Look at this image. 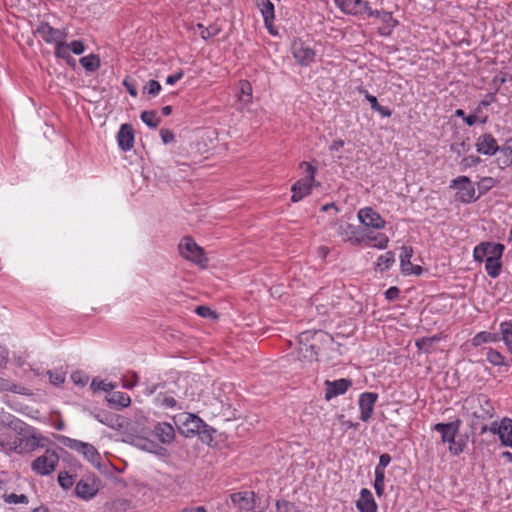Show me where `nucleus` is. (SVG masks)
<instances>
[{"mask_svg": "<svg viewBox=\"0 0 512 512\" xmlns=\"http://www.w3.org/2000/svg\"><path fill=\"white\" fill-rule=\"evenodd\" d=\"M196 434L199 436L202 443L204 445H208V446L213 445V443L215 445H218L219 442L215 439L217 437L222 436L221 434H217V431L214 428L208 426L205 422H204V427H201V429H199V432H197Z\"/></svg>", "mask_w": 512, "mask_h": 512, "instance_id": "bb28decb", "label": "nucleus"}, {"mask_svg": "<svg viewBox=\"0 0 512 512\" xmlns=\"http://www.w3.org/2000/svg\"><path fill=\"white\" fill-rule=\"evenodd\" d=\"M462 425V420L456 418L455 420L448 423H437L432 427L433 431L440 434V438L443 444H453L455 437L459 432Z\"/></svg>", "mask_w": 512, "mask_h": 512, "instance_id": "1a4fd4ad", "label": "nucleus"}, {"mask_svg": "<svg viewBox=\"0 0 512 512\" xmlns=\"http://www.w3.org/2000/svg\"><path fill=\"white\" fill-rule=\"evenodd\" d=\"M134 130L130 124H122L117 133V143L122 151H130L134 146Z\"/></svg>", "mask_w": 512, "mask_h": 512, "instance_id": "5701e85b", "label": "nucleus"}, {"mask_svg": "<svg viewBox=\"0 0 512 512\" xmlns=\"http://www.w3.org/2000/svg\"><path fill=\"white\" fill-rule=\"evenodd\" d=\"M301 167L305 168L306 176L293 184L291 188L293 202L302 200L311 193L313 186L318 185L315 180L317 168L308 162H302Z\"/></svg>", "mask_w": 512, "mask_h": 512, "instance_id": "f257e3e1", "label": "nucleus"}, {"mask_svg": "<svg viewBox=\"0 0 512 512\" xmlns=\"http://www.w3.org/2000/svg\"><path fill=\"white\" fill-rule=\"evenodd\" d=\"M230 498L233 505L240 511L249 512L255 506V493L253 491L233 493Z\"/></svg>", "mask_w": 512, "mask_h": 512, "instance_id": "412c9836", "label": "nucleus"}, {"mask_svg": "<svg viewBox=\"0 0 512 512\" xmlns=\"http://www.w3.org/2000/svg\"><path fill=\"white\" fill-rule=\"evenodd\" d=\"M399 289L397 287H390L386 290L385 296L388 300L393 301L396 300L399 296Z\"/></svg>", "mask_w": 512, "mask_h": 512, "instance_id": "052dcab7", "label": "nucleus"}, {"mask_svg": "<svg viewBox=\"0 0 512 512\" xmlns=\"http://www.w3.org/2000/svg\"><path fill=\"white\" fill-rule=\"evenodd\" d=\"M357 217L360 223L365 227L380 230L386 225V221L371 207L361 208L357 213Z\"/></svg>", "mask_w": 512, "mask_h": 512, "instance_id": "f8f14e48", "label": "nucleus"}, {"mask_svg": "<svg viewBox=\"0 0 512 512\" xmlns=\"http://www.w3.org/2000/svg\"><path fill=\"white\" fill-rule=\"evenodd\" d=\"M378 399V395L373 392H364L360 395L358 405L360 409V419L368 421L374 411V405Z\"/></svg>", "mask_w": 512, "mask_h": 512, "instance_id": "6ab92c4d", "label": "nucleus"}, {"mask_svg": "<svg viewBox=\"0 0 512 512\" xmlns=\"http://www.w3.org/2000/svg\"><path fill=\"white\" fill-rule=\"evenodd\" d=\"M374 17H377L382 22V27L379 28L381 35L388 36L391 34L392 29L398 24L390 12L385 11H374Z\"/></svg>", "mask_w": 512, "mask_h": 512, "instance_id": "a878e982", "label": "nucleus"}, {"mask_svg": "<svg viewBox=\"0 0 512 512\" xmlns=\"http://www.w3.org/2000/svg\"><path fill=\"white\" fill-rule=\"evenodd\" d=\"M175 430L170 423L158 422L148 433V440L151 443L170 445L175 439Z\"/></svg>", "mask_w": 512, "mask_h": 512, "instance_id": "39448f33", "label": "nucleus"}, {"mask_svg": "<svg viewBox=\"0 0 512 512\" xmlns=\"http://www.w3.org/2000/svg\"><path fill=\"white\" fill-rule=\"evenodd\" d=\"M141 120L150 128H156L160 123V118L155 111H143Z\"/></svg>", "mask_w": 512, "mask_h": 512, "instance_id": "58836bf2", "label": "nucleus"}, {"mask_svg": "<svg viewBox=\"0 0 512 512\" xmlns=\"http://www.w3.org/2000/svg\"><path fill=\"white\" fill-rule=\"evenodd\" d=\"M464 409L471 411L472 415L478 419H485L492 416L493 407L485 395L468 397L464 401Z\"/></svg>", "mask_w": 512, "mask_h": 512, "instance_id": "7ed1b4c3", "label": "nucleus"}, {"mask_svg": "<svg viewBox=\"0 0 512 512\" xmlns=\"http://www.w3.org/2000/svg\"><path fill=\"white\" fill-rule=\"evenodd\" d=\"M197 28L200 30V36L203 40H208L220 32V28L217 26L205 27L201 23L197 24Z\"/></svg>", "mask_w": 512, "mask_h": 512, "instance_id": "a19ab883", "label": "nucleus"}, {"mask_svg": "<svg viewBox=\"0 0 512 512\" xmlns=\"http://www.w3.org/2000/svg\"><path fill=\"white\" fill-rule=\"evenodd\" d=\"M291 50L297 63L302 66H308L315 60L314 50L301 39L293 41Z\"/></svg>", "mask_w": 512, "mask_h": 512, "instance_id": "9d476101", "label": "nucleus"}, {"mask_svg": "<svg viewBox=\"0 0 512 512\" xmlns=\"http://www.w3.org/2000/svg\"><path fill=\"white\" fill-rule=\"evenodd\" d=\"M144 91H146L152 97H155L161 91V85L156 80H150L144 87Z\"/></svg>", "mask_w": 512, "mask_h": 512, "instance_id": "864d4df0", "label": "nucleus"}, {"mask_svg": "<svg viewBox=\"0 0 512 512\" xmlns=\"http://www.w3.org/2000/svg\"><path fill=\"white\" fill-rule=\"evenodd\" d=\"M59 462V456L55 450H45V454L36 458L32 464V470L41 476L53 473Z\"/></svg>", "mask_w": 512, "mask_h": 512, "instance_id": "20e7f679", "label": "nucleus"}, {"mask_svg": "<svg viewBox=\"0 0 512 512\" xmlns=\"http://www.w3.org/2000/svg\"><path fill=\"white\" fill-rule=\"evenodd\" d=\"M276 509L278 512H300L295 504L286 500H278Z\"/></svg>", "mask_w": 512, "mask_h": 512, "instance_id": "de8ad7c7", "label": "nucleus"}, {"mask_svg": "<svg viewBox=\"0 0 512 512\" xmlns=\"http://www.w3.org/2000/svg\"><path fill=\"white\" fill-rule=\"evenodd\" d=\"M501 268H502L501 258L485 260V270L490 277H492V278L498 277L501 272Z\"/></svg>", "mask_w": 512, "mask_h": 512, "instance_id": "c9c22d12", "label": "nucleus"}, {"mask_svg": "<svg viewBox=\"0 0 512 512\" xmlns=\"http://www.w3.org/2000/svg\"><path fill=\"white\" fill-rule=\"evenodd\" d=\"M497 340H498V335L497 334L486 332V331H482V332L477 333L473 337L472 345L477 347V346H480V345H482L484 343L496 342Z\"/></svg>", "mask_w": 512, "mask_h": 512, "instance_id": "e433bc0d", "label": "nucleus"}, {"mask_svg": "<svg viewBox=\"0 0 512 512\" xmlns=\"http://www.w3.org/2000/svg\"><path fill=\"white\" fill-rule=\"evenodd\" d=\"M439 338L437 336H433V337H422L418 340H416V346L419 350H422L424 351L425 353H429L430 352V349L432 347V344L435 342V341H438Z\"/></svg>", "mask_w": 512, "mask_h": 512, "instance_id": "79ce46f5", "label": "nucleus"}, {"mask_svg": "<svg viewBox=\"0 0 512 512\" xmlns=\"http://www.w3.org/2000/svg\"><path fill=\"white\" fill-rule=\"evenodd\" d=\"M107 400L110 404L120 408H126L131 404L130 396L120 391L114 392Z\"/></svg>", "mask_w": 512, "mask_h": 512, "instance_id": "7c9ffc66", "label": "nucleus"}, {"mask_svg": "<svg viewBox=\"0 0 512 512\" xmlns=\"http://www.w3.org/2000/svg\"><path fill=\"white\" fill-rule=\"evenodd\" d=\"M54 55L57 58H61V59L69 57V55H70V48H69L68 44L66 43V40H61L60 42H58L55 45Z\"/></svg>", "mask_w": 512, "mask_h": 512, "instance_id": "c03bdc74", "label": "nucleus"}, {"mask_svg": "<svg viewBox=\"0 0 512 512\" xmlns=\"http://www.w3.org/2000/svg\"><path fill=\"white\" fill-rule=\"evenodd\" d=\"M45 439L34 429L26 428L20 434L19 442H14V446L12 448H18V446H23L24 448H45L46 446Z\"/></svg>", "mask_w": 512, "mask_h": 512, "instance_id": "2eb2a0df", "label": "nucleus"}, {"mask_svg": "<svg viewBox=\"0 0 512 512\" xmlns=\"http://www.w3.org/2000/svg\"><path fill=\"white\" fill-rule=\"evenodd\" d=\"M452 186L457 189L458 198L464 203H470L477 199L475 188L467 176H459L452 181Z\"/></svg>", "mask_w": 512, "mask_h": 512, "instance_id": "ddd939ff", "label": "nucleus"}, {"mask_svg": "<svg viewBox=\"0 0 512 512\" xmlns=\"http://www.w3.org/2000/svg\"><path fill=\"white\" fill-rule=\"evenodd\" d=\"M71 379L76 385H81V386L86 385L88 382V377L86 375H84L82 372H78V371L72 373Z\"/></svg>", "mask_w": 512, "mask_h": 512, "instance_id": "4d7b16f0", "label": "nucleus"}, {"mask_svg": "<svg viewBox=\"0 0 512 512\" xmlns=\"http://www.w3.org/2000/svg\"><path fill=\"white\" fill-rule=\"evenodd\" d=\"M179 252L183 258L205 268L208 258L203 249L190 237H184L179 243Z\"/></svg>", "mask_w": 512, "mask_h": 512, "instance_id": "f03ea898", "label": "nucleus"}, {"mask_svg": "<svg viewBox=\"0 0 512 512\" xmlns=\"http://www.w3.org/2000/svg\"><path fill=\"white\" fill-rule=\"evenodd\" d=\"M494 102V96L492 94L488 95L485 99H483L479 106L477 107V111H480L482 107L486 108L490 106Z\"/></svg>", "mask_w": 512, "mask_h": 512, "instance_id": "774afa93", "label": "nucleus"}, {"mask_svg": "<svg viewBox=\"0 0 512 512\" xmlns=\"http://www.w3.org/2000/svg\"><path fill=\"white\" fill-rule=\"evenodd\" d=\"M49 381L55 386H60L65 381V373L62 371H48Z\"/></svg>", "mask_w": 512, "mask_h": 512, "instance_id": "09e8293b", "label": "nucleus"}, {"mask_svg": "<svg viewBox=\"0 0 512 512\" xmlns=\"http://www.w3.org/2000/svg\"><path fill=\"white\" fill-rule=\"evenodd\" d=\"M8 363V352L0 346V369L5 368Z\"/></svg>", "mask_w": 512, "mask_h": 512, "instance_id": "0e129e2a", "label": "nucleus"}, {"mask_svg": "<svg viewBox=\"0 0 512 512\" xmlns=\"http://www.w3.org/2000/svg\"><path fill=\"white\" fill-rule=\"evenodd\" d=\"M175 423L178 425L182 434L187 437L196 435L201 427H204V421L191 413H183L175 417Z\"/></svg>", "mask_w": 512, "mask_h": 512, "instance_id": "423d86ee", "label": "nucleus"}, {"mask_svg": "<svg viewBox=\"0 0 512 512\" xmlns=\"http://www.w3.org/2000/svg\"><path fill=\"white\" fill-rule=\"evenodd\" d=\"M480 161H481V159L478 156L470 155V156L464 157L461 160L460 166H461L462 170H465L467 168L476 166L477 164L480 163Z\"/></svg>", "mask_w": 512, "mask_h": 512, "instance_id": "603ef678", "label": "nucleus"}, {"mask_svg": "<svg viewBox=\"0 0 512 512\" xmlns=\"http://www.w3.org/2000/svg\"><path fill=\"white\" fill-rule=\"evenodd\" d=\"M240 102L245 105L251 103L252 101V87L249 82L244 81L240 84V93L238 96Z\"/></svg>", "mask_w": 512, "mask_h": 512, "instance_id": "4c0bfd02", "label": "nucleus"}, {"mask_svg": "<svg viewBox=\"0 0 512 512\" xmlns=\"http://www.w3.org/2000/svg\"><path fill=\"white\" fill-rule=\"evenodd\" d=\"M502 340L507 349L512 353V322L504 321L500 324Z\"/></svg>", "mask_w": 512, "mask_h": 512, "instance_id": "2f4dec72", "label": "nucleus"}, {"mask_svg": "<svg viewBox=\"0 0 512 512\" xmlns=\"http://www.w3.org/2000/svg\"><path fill=\"white\" fill-rule=\"evenodd\" d=\"M139 377L136 372H131V375H124L122 377V387L125 389H133L137 386Z\"/></svg>", "mask_w": 512, "mask_h": 512, "instance_id": "49530a36", "label": "nucleus"}, {"mask_svg": "<svg viewBox=\"0 0 512 512\" xmlns=\"http://www.w3.org/2000/svg\"><path fill=\"white\" fill-rule=\"evenodd\" d=\"M356 507L360 512H376L377 504L370 490L363 488L360 492V498L356 502Z\"/></svg>", "mask_w": 512, "mask_h": 512, "instance_id": "b1692460", "label": "nucleus"}, {"mask_svg": "<svg viewBox=\"0 0 512 512\" xmlns=\"http://www.w3.org/2000/svg\"><path fill=\"white\" fill-rule=\"evenodd\" d=\"M255 3L261 12L264 24H268L269 21H274L275 9L270 0H255Z\"/></svg>", "mask_w": 512, "mask_h": 512, "instance_id": "cd10ccee", "label": "nucleus"}, {"mask_svg": "<svg viewBox=\"0 0 512 512\" xmlns=\"http://www.w3.org/2000/svg\"><path fill=\"white\" fill-rule=\"evenodd\" d=\"M504 249V245L500 243L482 242L474 248L473 257L477 262L502 258Z\"/></svg>", "mask_w": 512, "mask_h": 512, "instance_id": "0eeeda50", "label": "nucleus"}, {"mask_svg": "<svg viewBox=\"0 0 512 512\" xmlns=\"http://www.w3.org/2000/svg\"><path fill=\"white\" fill-rule=\"evenodd\" d=\"M182 77H183V72H182V71L176 72L175 74L169 75V76L166 78V83H167L168 85H174V84H175L176 82H178Z\"/></svg>", "mask_w": 512, "mask_h": 512, "instance_id": "e2e57ef3", "label": "nucleus"}, {"mask_svg": "<svg viewBox=\"0 0 512 512\" xmlns=\"http://www.w3.org/2000/svg\"><path fill=\"white\" fill-rule=\"evenodd\" d=\"M469 150V146L465 142L454 143L451 145V151L460 156Z\"/></svg>", "mask_w": 512, "mask_h": 512, "instance_id": "13d9d810", "label": "nucleus"}, {"mask_svg": "<svg viewBox=\"0 0 512 512\" xmlns=\"http://www.w3.org/2000/svg\"><path fill=\"white\" fill-rule=\"evenodd\" d=\"M476 151L479 154L493 156L502 148L499 147L497 140L490 133H484L476 139Z\"/></svg>", "mask_w": 512, "mask_h": 512, "instance_id": "dca6fc26", "label": "nucleus"}, {"mask_svg": "<svg viewBox=\"0 0 512 512\" xmlns=\"http://www.w3.org/2000/svg\"><path fill=\"white\" fill-rule=\"evenodd\" d=\"M364 93H365V98L370 103L371 109L375 110L379 106L377 98L375 96L369 94L367 91H365Z\"/></svg>", "mask_w": 512, "mask_h": 512, "instance_id": "338daca9", "label": "nucleus"}, {"mask_svg": "<svg viewBox=\"0 0 512 512\" xmlns=\"http://www.w3.org/2000/svg\"><path fill=\"white\" fill-rule=\"evenodd\" d=\"M337 7L346 14L373 16L374 11L370 8L368 2L363 0H334Z\"/></svg>", "mask_w": 512, "mask_h": 512, "instance_id": "9b49d317", "label": "nucleus"}, {"mask_svg": "<svg viewBox=\"0 0 512 512\" xmlns=\"http://www.w3.org/2000/svg\"><path fill=\"white\" fill-rule=\"evenodd\" d=\"M70 52L75 55H81L85 51V44L81 40H74L68 44Z\"/></svg>", "mask_w": 512, "mask_h": 512, "instance_id": "5fc2aeb1", "label": "nucleus"}, {"mask_svg": "<svg viewBox=\"0 0 512 512\" xmlns=\"http://www.w3.org/2000/svg\"><path fill=\"white\" fill-rule=\"evenodd\" d=\"M297 353L300 361L312 362L317 360V351L314 345L302 344L300 342Z\"/></svg>", "mask_w": 512, "mask_h": 512, "instance_id": "c85d7f7f", "label": "nucleus"}, {"mask_svg": "<svg viewBox=\"0 0 512 512\" xmlns=\"http://www.w3.org/2000/svg\"><path fill=\"white\" fill-rule=\"evenodd\" d=\"M123 84L127 88V91L129 92V94L132 97H136L137 96L138 92H137V89H136V87H135V85L133 83H131L127 79H125L123 81Z\"/></svg>", "mask_w": 512, "mask_h": 512, "instance_id": "69168bd1", "label": "nucleus"}, {"mask_svg": "<svg viewBox=\"0 0 512 512\" xmlns=\"http://www.w3.org/2000/svg\"><path fill=\"white\" fill-rule=\"evenodd\" d=\"M62 440L63 445L69 446L70 448H89L87 443L77 442L75 440L65 438L63 436L59 437Z\"/></svg>", "mask_w": 512, "mask_h": 512, "instance_id": "6e6d98bb", "label": "nucleus"}, {"mask_svg": "<svg viewBox=\"0 0 512 512\" xmlns=\"http://www.w3.org/2000/svg\"><path fill=\"white\" fill-rule=\"evenodd\" d=\"M58 482L64 489H69L74 484L73 477L67 472H60L58 475Z\"/></svg>", "mask_w": 512, "mask_h": 512, "instance_id": "8fccbe9b", "label": "nucleus"}, {"mask_svg": "<svg viewBox=\"0 0 512 512\" xmlns=\"http://www.w3.org/2000/svg\"><path fill=\"white\" fill-rule=\"evenodd\" d=\"M361 237L365 238L363 244L380 250L386 249L389 244V237L381 232H368Z\"/></svg>", "mask_w": 512, "mask_h": 512, "instance_id": "393cba45", "label": "nucleus"}, {"mask_svg": "<svg viewBox=\"0 0 512 512\" xmlns=\"http://www.w3.org/2000/svg\"><path fill=\"white\" fill-rule=\"evenodd\" d=\"M487 360L494 366L504 365L503 355L500 352H498L497 350H494L492 348H489V350L487 352Z\"/></svg>", "mask_w": 512, "mask_h": 512, "instance_id": "a18cd8bd", "label": "nucleus"}, {"mask_svg": "<svg viewBox=\"0 0 512 512\" xmlns=\"http://www.w3.org/2000/svg\"><path fill=\"white\" fill-rule=\"evenodd\" d=\"M395 262V256L392 251H388L383 255H380L376 261L375 268L380 271L389 269Z\"/></svg>", "mask_w": 512, "mask_h": 512, "instance_id": "473e14b6", "label": "nucleus"}, {"mask_svg": "<svg viewBox=\"0 0 512 512\" xmlns=\"http://www.w3.org/2000/svg\"><path fill=\"white\" fill-rule=\"evenodd\" d=\"M352 383L348 379H338L334 381H325V400L330 401L331 399L343 395L351 387Z\"/></svg>", "mask_w": 512, "mask_h": 512, "instance_id": "aec40b11", "label": "nucleus"}, {"mask_svg": "<svg viewBox=\"0 0 512 512\" xmlns=\"http://www.w3.org/2000/svg\"><path fill=\"white\" fill-rule=\"evenodd\" d=\"M116 387H117L116 383L106 382L104 380L93 379L91 382V389H93L94 391L101 390V391L109 392V391H112L113 389H115Z\"/></svg>", "mask_w": 512, "mask_h": 512, "instance_id": "ea45409f", "label": "nucleus"}, {"mask_svg": "<svg viewBox=\"0 0 512 512\" xmlns=\"http://www.w3.org/2000/svg\"><path fill=\"white\" fill-rule=\"evenodd\" d=\"M96 492L97 489L93 484H90L83 480L79 481L75 487L76 495L83 499L92 498L96 494Z\"/></svg>", "mask_w": 512, "mask_h": 512, "instance_id": "c756f323", "label": "nucleus"}, {"mask_svg": "<svg viewBox=\"0 0 512 512\" xmlns=\"http://www.w3.org/2000/svg\"><path fill=\"white\" fill-rule=\"evenodd\" d=\"M36 33L44 42L54 45H56L61 40H66L68 35L66 29L54 28L47 22H41L36 28Z\"/></svg>", "mask_w": 512, "mask_h": 512, "instance_id": "6e6552de", "label": "nucleus"}, {"mask_svg": "<svg viewBox=\"0 0 512 512\" xmlns=\"http://www.w3.org/2000/svg\"><path fill=\"white\" fill-rule=\"evenodd\" d=\"M157 405L167 409H181L176 399L170 395L160 393L155 399Z\"/></svg>", "mask_w": 512, "mask_h": 512, "instance_id": "f704fd0d", "label": "nucleus"}, {"mask_svg": "<svg viewBox=\"0 0 512 512\" xmlns=\"http://www.w3.org/2000/svg\"><path fill=\"white\" fill-rule=\"evenodd\" d=\"M337 235L345 242L353 245H361L365 238L361 237L359 227L348 222H339L336 227Z\"/></svg>", "mask_w": 512, "mask_h": 512, "instance_id": "4468645a", "label": "nucleus"}, {"mask_svg": "<svg viewBox=\"0 0 512 512\" xmlns=\"http://www.w3.org/2000/svg\"><path fill=\"white\" fill-rule=\"evenodd\" d=\"M490 431L499 436L504 446L512 447V420L510 418H503L499 423H492Z\"/></svg>", "mask_w": 512, "mask_h": 512, "instance_id": "f3484780", "label": "nucleus"}, {"mask_svg": "<svg viewBox=\"0 0 512 512\" xmlns=\"http://www.w3.org/2000/svg\"><path fill=\"white\" fill-rule=\"evenodd\" d=\"M3 498L6 503L14 504V505L28 504V502H29L28 497L24 494H20V495L15 494V493L4 494Z\"/></svg>", "mask_w": 512, "mask_h": 512, "instance_id": "37998d69", "label": "nucleus"}, {"mask_svg": "<svg viewBox=\"0 0 512 512\" xmlns=\"http://www.w3.org/2000/svg\"><path fill=\"white\" fill-rule=\"evenodd\" d=\"M84 457L87 458L93 465L100 467V454L98 450H81Z\"/></svg>", "mask_w": 512, "mask_h": 512, "instance_id": "3c124183", "label": "nucleus"}, {"mask_svg": "<svg viewBox=\"0 0 512 512\" xmlns=\"http://www.w3.org/2000/svg\"><path fill=\"white\" fill-rule=\"evenodd\" d=\"M79 62L89 72H94L100 67V58L95 54L84 56Z\"/></svg>", "mask_w": 512, "mask_h": 512, "instance_id": "72a5a7b5", "label": "nucleus"}, {"mask_svg": "<svg viewBox=\"0 0 512 512\" xmlns=\"http://www.w3.org/2000/svg\"><path fill=\"white\" fill-rule=\"evenodd\" d=\"M160 136L165 144L174 141V134L168 129H161Z\"/></svg>", "mask_w": 512, "mask_h": 512, "instance_id": "bf43d9fd", "label": "nucleus"}, {"mask_svg": "<svg viewBox=\"0 0 512 512\" xmlns=\"http://www.w3.org/2000/svg\"><path fill=\"white\" fill-rule=\"evenodd\" d=\"M391 457L389 454H382L379 457V463L375 469V483L374 488L376 494L381 496L384 493V480H385V468L389 465Z\"/></svg>", "mask_w": 512, "mask_h": 512, "instance_id": "4be33fe9", "label": "nucleus"}, {"mask_svg": "<svg viewBox=\"0 0 512 512\" xmlns=\"http://www.w3.org/2000/svg\"><path fill=\"white\" fill-rule=\"evenodd\" d=\"M413 256V249L410 246H402L400 254V267L404 275L419 276L422 273V268L419 265H413L411 258Z\"/></svg>", "mask_w": 512, "mask_h": 512, "instance_id": "a211bd4d", "label": "nucleus"}, {"mask_svg": "<svg viewBox=\"0 0 512 512\" xmlns=\"http://www.w3.org/2000/svg\"><path fill=\"white\" fill-rule=\"evenodd\" d=\"M195 312L202 317H210L214 314V312L207 306H198L196 307Z\"/></svg>", "mask_w": 512, "mask_h": 512, "instance_id": "680f3d73", "label": "nucleus"}]
</instances>
